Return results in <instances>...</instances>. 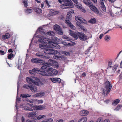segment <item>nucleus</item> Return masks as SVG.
Instances as JSON below:
<instances>
[{
  "label": "nucleus",
  "instance_id": "obj_1",
  "mask_svg": "<svg viewBox=\"0 0 122 122\" xmlns=\"http://www.w3.org/2000/svg\"><path fill=\"white\" fill-rule=\"evenodd\" d=\"M36 37L39 38L38 41L39 43L48 44V46L50 47L46 48L44 50L45 55H54L57 54L58 52L56 50H54L51 48L52 47L56 49L60 48V46L56 43H54L49 38H44L43 37L37 36Z\"/></svg>",
  "mask_w": 122,
  "mask_h": 122
},
{
  "label": "nucleus",
  "instance_id": "obj_2",
  "mask_svg": "<svg viewBox=\"0 0 122 122\" xmlns=\"http://www.w3.org/2000/svg\"><path fill=\"white\" fill-rule=\"evenodd\" d=\"M41 67V70H40L41 72H39V74L43 76H48L49 71H50L51 68L48 65L43 64Z\"/></svg>",
  "mask_w": 122,
  "mask_h": 122
},
{
  "label": "nucleus",
  "instance_id": "obj_3",
  "mask_svg": "<svg viewBox=\"0 0 122 122\" xmlns=\"http://www.w3.org/2000/svg\"><path fill=\"white\" fill-rule=\"evenodd\" d=\"M61 42L62 44H63L66 47L74 46L76 44L75 42H73L69 40H67L63 41H61Z\"/></svg>",
  "mask_w": 122,
  "mask_h": 122
},
{
  "label": "nucleus",
  "instance_id": "obj_4",
  "mask_svg": "<svg viewBox=\"0 0 122 122\" xmlns=\"http://www.w3.org/2000/svg\"><path fill=\"white\" fill-rule=\"evenodd\" d=\"M31 61L34 63L39 65H43L44 62L42 60H41L40 59L38 58H34L31 59Z\"/></svg>",
  "mask_w": 122,
  "mask_h": 122
},
{
  "label": "nucleus",
  "instance_id": "obj_5",
  "mask_svg": "<svg viewBox=\"0 0 122 122\" xmlns=\"http://www.w3.org/2000/svg\"><path fill=\"white\" fill-rule=\"evenodd\" d=\"M77 36L78 37L79 39L82 41H85L87 39V37L85 34L77 32Z\"/></svg>",
  "mask_w": 122,
  "mask_h": 122
},
{
  "label": "nucleus",
  "instance_id": "obj_6",
  "mask_svg": "<svg viewBox=\"0 0 122 122\" xmlns=\"http://www.w3.org/2000/svg\"><path fill=\"white\" fill-rule=\"evenodd\" d=\"M48 62L49 64L51 66L55 68H57L59 66L58 63L56 61L50 59L49 60Z\"/></svg>",
  "mask_w": 122,
  "mask_h": 122
},
{
  "label": "nucleus",
  "instance_id": "obj_7",
  "mask_svg": "<svg viewBox=\"0 0 122 122\" xmlns=\"http://www.w3.org/2000/svg\"><path fill=\"white\" fill-rule=\"evenodd\" d=\"M54 30L57 31L58 32V33L60 35H62L63 34V32L61 29L60 26L57 24H56L54 26Z\"/></svg>",
  "mask_w": 122,
  "mask_h": 122
},
{
  "label": "nucleus",
  "instance_id": "obj_8",
  "mask_svg": "<svg viewBox=\"0 0 122 122\" xmlns=\"http://www.w3.org/2000/svg\"><path fill=\"white\" fill-rule=\"evenodd\" d=\"M66 6H73V3L71 0H62Z\"/></svg>",
  "mask_w": 122,
  "mask_h": 122
},
{
  "label": "nucleus",
  "instance_id": "obj_9",
  "mask_svg": "<svg viewBox=\"0 0 122 122\" xmlns=\"http://www.w3.org/2000/svg\"><path fill=\"white\" fill-rule=\"evenodd\" d=\"M49 72V73L48 74L50 76H52L56 75L58 73V71L56 69L52 68H51L50 71Z\"/></svg>",
  "mask_w": 122,
  "mask_h": 122
},
{
  "label": "nucleus",
  "instance_id": "obj_10",
  "mask_svg": "<svg viewBox=\"0 0 122 122\" xmlns=\"http://www.w3.org/2000/svg\"><path fill=\"white\" fill-rule=\"evenodd\" d=\"M29 71L30 74H34L33 73L39 74V72H41L40 71V69L38 68H34L32 69L31 70H29Z\"/></svg>",
  "mask_w": 122,
  "mask_h": 122
},
{
  "label": "nucleus",
  "instance_id": "obj_11",
  "mask_svg": "<svg viewBox=\"0 0 122 122\" xmlns=\"http://www.w3.org/2000/svg\"><path fill=\"white\" fill-rule=\"evenodd\" d=\"M50 79L53 82L56 83H60L61 81V79L59 78H51Z\"/></svg>",
  "mask_w": 122,
  "mask_h": 122
},
{
  "label": "nucleus",
  "instance_id": "obj_12",
  "mask_svg": "<svg viewBox=\"0 0 122 122\" xmlns=\"http://www.w3.org/2000/svg\"><path fill=\"white\" fill-rule=\"evenodd\" d=\"M65 22L69 27L72 29H75V27L71 24V22L69 20H66L65 21Z\"/></svg>",
  "mask_w": 122,
  "mask_h": 122
},
{
  "label": "nucleus",
  "instance_id": "obj_13",
  "mask_svg": "<svg viewBox=\"0 0 122 122\" xmlns=\"http://www.w3.org/2000/svg\"><path fill=\"white\" fill-rule=\"evenodd\" d=\"M90 8L95 13L98 14L99 13V11L96 7L93 6L92 4L90 6Z\"/></svg>",
  "mask_w": 122,
  "mask_h": 122
},
{
  "label": "nucleus",
  "instance_id": "obj_14",
  "mask_svg": "<svg viewBox=\"0 0 122 122\" xmlns=\"http://www.w3.org/2000/svg\"><path fill=\"white\" fill-rule=\"evenodd\" d=\"M100 6L102 10L104 12L106 11V7L104 5L103 0H100Z\"/></svg>",
  "mask_w": 122,
  "mask_h": 122
},
{
  "label": "nucleus",
  "instance_id": "obj_15",
  "mask_svg": "<svg viewBox=\"0 0 122 122\" xmlns=\"http://www.w3.org/2000/svg\"><path fill=\"white\" fill-rule=\"evenodd\" d=\"M69 31L70 35L75 39L76 40L78 38L77 36V33L76 34L74 32L72 31L71 30H70Z\"/></svg>",
  "mask_w": 122,
  "mask_h": 122
},
{
  "label": "nucleus",
  "instance_id": "obj_16",
  "mask_svg": "<svg viewBox=\"0 0 122 122\" xmlns=\"http://www.w3.org/2000/svg\"><path fill=\"white\" fill-rule=\"evenodd\" d=\"M36 113L35 112H33L27 114L28 117L30 118H31L33 119V118L36 115Z\"/></svg>",
  "mask_w": 122,
  "mask_h": 122
},
{
  "label": "nucleus",
  "instance_id": "obj_17",
  "mask_svg": "<svg viewBox=\"0 0 122 122\" xmlns=\"http://www.w3.org/2000/svg\"><path fill=\"white\" fill-rule=\"evenodd\" d=\"M35 110H42L45 109L44 105H41L39 106H34Z\"/></svg>",
  "mask_w": 122,
  "mask_h": 122
},
{
  "label": "nucleus",
  "instance_id": "obj_18",
  "mask_svg": "<svg viewBox=\"0 0 122 122\" xmlns=\"http://www.w3.org/2000/svg\"><path fill=\"white\" fill-rule=\"evenodd\" d=\"M36 55L38 57L43 58H45L46 57V56H45L44 54L41 53H37L36 54Z\"/></svg>",
  "mask_w": 122,
  "mask_h": 122
},
{
  "label": "nucleus",
  "instance_id": "obj_19",
  "mask_svg": "<svg viewBox=\"0 0 122 122\" xmlns=\"http://www.w3.org/2000/svg\"><path fill=\"white\" fill-rule=\"evenodd\" d=\"M37 32H39L42 35H46V33L44 32V30L42 28L39 27L36 31V33H37Z\"/></svg>",
  "mask_w": 122,
  "mask_h": 122
},
{
  "label": "nucleus",
  "instance_id": "obj_20",
  "mask_svg": "<svg viewBox=\"0 0 122 122\" xmlns=\"http://www.w3.org/2000/svg\"><path fill=\"white\" fill-rule=\"evenodd\" d=\"M83 2L84 3L88 6H89V7L92 4V2H90L89 0H83Z\"/></svg>",
  "mask_w": 122,
  "mask_h": 122
},
{
  "label": "nucleus",
  "instance_id": "obj_21",
  "mask_svg": "<svg viewBox=\"0 0 122 122\" xmlns=\"http://www.w3.org/2000/svg\"><path fill=\"white\" fill-rule=\"evenodd\" d=\"M31 96V95L27 94H22L20 95V97L23 98H26L27 97H30Z\"/></svg>",
  "mask_w": 122,
  "mask_h": 122
},
{
  "label": "nucleus",
  "instance_id": "obj_22",
  "mask_svg": "<svg viewBox=\"0 0 122 122\" xmlns=\"http://www.w3.org/2000/svg\"><path fill=\"white\" fill-rule=\"evenodd\" d=\"M112 86H107L106 87H105V88L106 89V94L107 95L109 93L110 91L112 88Z\"/></svg>",
  "mask_w": 122,
  "mask_h": 122
},
{
  "label": "nucleus",
  "instance_id": "obj_23",
  "mask_svg": "<svg viewBox=\"0 0 122 122\" xmlns=\"http://www.w3.org/2000/svg\"><path fill=\"white\" fill-rule=\"evenodd\" d=\"M89 113V112L86 110H84L81 111L80 114L81 116H85L87 115Z\"/></svg>",
  "mask_w": 122,
  "mask_h": 122
},
{
  "label": "nucleus",
  "instance_id": "obj_24",
  "mask_svg": "<svg viewBox=\"0 0 122 122\" xmlns=\"http://www.w3.org/2000/svg\"><path fill=\"white\" fill-rule=\"evenodd\" d=\"M30 89L33 92H35L37 91V88L35 86H30Z\"/></svg>",
  "mask_w": 122,
  "mask_h": 122
},
{
  "label": "nucleus",
  "instance_id": "obj_25",
  "mask_svg": "<svg viewBox=\"0 0 122 122\" xmlns=\"http://www.w3.org/2000/svg\"><path fill=\"white\" fill-rule=\"evenodd\" d=\"M26 81L29 83L31 84L32 83H34V80L32 79L31 78L29 77H27L26 78Z\"/></svg>",
  "mask_w": 122,
  "mask_h": 122
},
{
  "label": "nucleus",
  "instance_id": "obj_26",
  "mask_svg": "<svg viewBox=\"0 0 122 122\" xmlns=\"http://www.w3.org/2000/svg\"><path fill=\"white\" fill-rule=\"evenodd\" d=\"M36 117L37 116L35 117L33 119L35 120L37 118V119L38 120H40L43 117H46V116L44 115H41L39 116L38 117Z\"/></svg>",
  "mask_w": 122,
  "mask_h": 122
},
{
  "label": "nucleus",
  "instance_id": "obj_27",
  "mask_svg": "<svg viewBox=\"0 0 122 122\" xmlns=\"http://www.w3.org/2000/svg\"><path fill=\"white\" fill-rule=\"evenodd\" d=\"M87 120L86 117H84L80 119L78 122H86Z\"/></svg>",
  "mask_w": 122,
  "mask_h": 122
},
{
  "label": "nucleus",
  "instance_id": "obj_28",
  "mask_svg": "<svg viewBox=\"0 0 122 122\" xmlns=\"http://www.w3.org/2000/svg\"><path fill=\"white\" fill-rule=\"evenodd\" d=\"M100 100V104H102V102H104L105 103L107 104L108 103L110 102L109 100Z\"/></svg>",
  "mask_w": 122,
  "mask_h": 122
},
{
  "label": "nucleus",
  "instance_id": "obj_29",
  "mask_svg": "<svg viewBox=\"0 0 122 122\" xmlns=\"http://www.w3.org/2000/svg\"><path fill=\"white\" fill-rule=\"evenodd\" d=\"M88 22L91 24H95L96 22V20L95 18H91L88 21Z\"/></svg>",
  "mask_w": 122,
  "mask_h": 122
},
{
  "label": "nucleus",
  "instance_id": "obj_30",
  "mask_svg": "<svg viewBox=\"0 0 122 122\" xmlns=\"http://www.w3.org/2000/svg\"><path fill=\"white\" fill-rule=\"evenodd\" d=\"M96 122H110V121L108 119H106L103 121H102L101 120V118L100 117L98 119Z\"/></svg>",
  "mask_w": 122,
  "mask_h": 122
},
{
  "label": "nucleus",
  "instance_id": "obj_31",
  "mask_svg": "<svg viewBox=\"0 0 122 122\" xmlns=\"http://www.w3.org/2000/svg\"><path fill=\"white\" fill-rule=\"evenodd\" d=\"M75 20L79 22L80 23L81 20H83V18L81 17H80L78 16H76L75 17Z\"/></svg>",
  "mask_w": 122,
  "mask_h": 122
},
{
  "label": "nucleus",
  "instance_id": "obj_32",
  "mask_svg": "<svg viewBox=\"0 0 122 122\" xmlns=\"http://www.w3.org/2000/svg\"><path fill=\"white\" fill-rule=\"evenodd\" d=\"M49 12L51 14V15H53L57 14V12L54 11L53 9L50 10Z\"/></svg>",
  "mask_w": 122,
  "mask_h": 122
},
{
  "label": "nucleus",
  "instance_id": "obj_33",
  "mask_svg": "<svg viewBox=\"0 0 122 122\" xmlns=\"http://www.w3.org/2000/svg\"><path fill=\"white\" fill-rule=\"evenodd\" d=\"M25 12L27 13L30 14L32 12L33 10L31 9H26L25 10Z\"/></svg>",
  "mask_w": 122,
  "mask_h": 122
},
{
  "label": "nucleus",
  "instance_id": "obj_34",
  "mask_svg": "<svg viewBox=\"0 0 122 122\" xmlns=\"http://www.w3.org/2000/svg\"><path fill=\"white\" fill-rule=\"evenodd\" d=\"M34 11L37 13L40 14L42 13V10L39 8H35L34 9Z\"/></svg>",
  "mask_w": 122,
  "mask_h": 122
},
{
  "label": "nucleus",
  "instance_id": "obj_35",
  "mask_svg": "<svg viewBox=\"0 0 122 122\" xmlns=\"http://www.w3.org/2000/svg\"><path fill=\"white\" fill-rule=\"evenodd\" d=\"M62 53L65 56H70V53L69 52L64 51H62Z\"/></svg>",
  "mask_w": 122,
  "mask_h": 122
},
{
  "label": "nucleus",
  "instance_id": "obj_36",
  "mask_svg": "<svg viewBox=\"0 0 122 122\" xmlns=\"http://www.w3.org/2000/svg\"><path fill=\"white\" fill-rule=\"evenodd\" d=\"M44 95L45 93L44 92H40L36 93L35 96L36 97H41L44 96Z\"/></svg>",
  "mask_w": 122,
  "mask_h": 122
},
{
  "label": "nucleus",
  "instance_id": "obj_37",
  "mask_svg": "<svg viewBox=\"0 0 122 122\" xmlns=\"http://www.w3.org/2000/svg\"><path fill=\"white\" fill-rule=\"evenodd\" d=\"M22 1V2L24 4L25 7H27L28 6V0H23Z\"/></svg>",
  "mask_w": 122,
  "mask_h": 122
},
{
  "label": "nucleus",
  "instance_id": "obj_38",
  "mask_svg": "<svg viewBox=\"0 0 122 122\" xmlns=\"http://www.w3.org/2000/svg\"><path fill=\"white\" fill-rule=\"evenodd\" d=\"M104 39L106 41L108 42L110 39V37L109 36L106 35Z\"/></svg>",
  "mask_w": 122,
  "mask_h": 122
},
{
  "label": "nucleus",
  "instance_id": "obj_39",
  "mask_svg": "<svg viewBox=\"0 0 122 122\" xmlns=\"http://www.w3.org/2000/svg\"><path fill=\"white\" fill-rule=\"evenodd\" d=\"M120 100H115L112 103V104L113 105H116L118 103Z\"/></svg>",
  "mask_w": 122,
  "mask_h": 122
},
{
  "label": "nucleus",
  "instance_id": "obj_40",
  "mask_svg": "<svg viewBox=\"0 0 122 122\" xmlns=\"http://www.w3.org/2000/svg\"><path fill=\"white\" fill-rule=\"evenodd\" d=\"M105 87H106V86H108L109 85L110 86H112V85L111 84L110 82L108 81H106L105 83Z\"/></svg>",
  "mask_w": 122,
  "mask_h": 122
},
{
  "label": "nucleus",
  "instance_id": "obj_41",
  "mask_svg": "<svg viewBox=\"0 0 122 122\" xmlns=\"http://www.w3.org/2000/svg\"><path fill=\"white\" fill-rule=\"evenodd\" d=\"M34 79V82H40L41 83V82L40 81V80L37 77H35Z\"/></svg>",
  "mask_w": 122,
  "mask_h": 122
},
{
  "label": "nucleus",
  "instance_id": "obj_42",
  "mask_svg": "<svg viewBox=\"0 0 122 122\" xmlns=\"http://www.w3.org/2000/svg\"><path fill=\"white\" fill-rule=\"evenodd\" d=\"M14 57L13 54L12 53L8 54V59H11V58Z\"/></svg>",
  "mask_w": 122,
  "mask_h": 122
},
{
  "label": "nucleus",
  "instance_id": "obj_43",
  "mask_svg": "<svg viewBox=\"0 0 122 122\" xmlns=\"http://www.w3.org/2000/svg\"><path fill=\"white\" fill-rule=\"evenodd\" d=\"M122 107V105H118L117 107L114 109L115 111H118Z\"/></svg>",
  "mask_w": 122,
  "mask_h": 122
},
{
  "label": "nucleus",
  "instance_id": "obj_44",
  "mask_svg": "<svg viewBox=\"0 0 122 122\" xmlns=\"http://www.w3.org/2000/svg\"><path fill=\"white\" fill-rule=\"evenodd\" d=\"M53 120L51 118H47L42 121H46L47 122H52Z\"/></svg>",
  "mask_w": 122,
  "mask_h": 122
},
{
  "label": "nucleus",
  "instance_id": "obj_45",
  "mask_svg": "<svg viewBox=\"0 0 122 122\" xmlns=\"http://www.w3.org/2000/svg\"><path fill=\"white\" fill-rule=\"evenodd\" d=\"M24 109L27 110L28 111H33V109L32 108L27 107H24Z\"/></svg>",
  "mask_w": 122,
  "mask_h": 122
},
{
  "label": "nucleus",
  "instance_id": "obj_46",
  "mask_svg": "<svg viewBox=\"0 0 122 122\" xmlns=\"http://www.w3.org/2000/svg\"><path fill=\"white\" fill-rule=\"evenodd\" d=\"M20 100H16V105L15 106V107H16V109L17 110V105H19L18 104L19 103H20Z\"/></svg>",
  "mask_w": 122,
  "mask_h": 122
},
{
  "label": "nucleus",
  "instance_id": "obj_47",
  "mask_svg": "<svg viewBox=\"0 0 122 122\" xmlns=\"http://www.w3.org/2000/svg\"><path fill=\"white\" fill-rule=\"evenodd\" d=\"M2 38L4 40L8 39V33H6L5 35L3 36Z\"/></svg>",
  "mask_w": 122,
  "mask_h": 122
},
{
  "label": "nucleus",
  "instance_id": "obj_48",
  "mask_svg": "<svg viewBox=\"0 0 122 122\" xmlns=\"http://www.w3.org/2000/svg\"><path fill=\"white\" fill-rule=\"evenodd\" d=\"M53 32H51V31H49L46 33V35H49L51 36H52L53 35Z\"/></svg>",
  "mask_w": 122,
  "mask_h": 122
},
{
  "label": "nucleus",
  "instance_id": "obj_49",
  "mask_svg": "<svg viewBox=\"0 0 122 122\" xmlns=\"http://www.w3.org/2000/svg\"><path fill=\"white\" fill-rule=\"evenodd\" d=\"M81 21L80 22V23L82 24H85L87 23V21L83 19V20H81Z\"/></svg>",
  "mask_w": 122,
  "mask_h": 122
},
{
  "label": "nucleus",
  "instance_id": "obj_50",
  "mask_svg": "<svg viewBox=\"0 0 122 122\" xmlns=\"http://www.w3.org/2000/svg\"><path fill=\"white\" fill-rule=\"evenodd\" d=\"M36 100V102L38 103H43V101L42 100Z\"/></svg>",
  "mask_w": 122,
  "mask_h": 122
},
{
  "label": "nucleus",
  "instance_id": "obj_51",
  "mask_svg": "<svg viewBox=\"0 0 122 122\" xmlns=\"http://www.w3.org/2000/svg\"><path fill=\"white\" fill-rule=\"evenodd\" d=\"M55 59H57V60L59 59L60 58H61V59H62L63 58H64V57L63 56H56L55 57Z\"/></svg>",
  "mask_w": 122,
  "mask_h": 122
},
{
  "label": "nucleus",
  "instance_id": "obj_52",
  "mask_svg": "<svg viewBox=\"0 0 122 122\" xmlns=\"http://www.w3.org/2000/svg\"><path fill=\"white\" fill-rule=\"evenodd\" d=\"M79 26L80 27L81 30H83V31H85L86 30L85 29V27L84 26L81 25H80Z\"/></svg>",
  "mask_w": 122,
  "mask_h": 122
},
{
  "label": "nucleus",
  "instance_id": "obj_53",
  "mask_svg": "<svg viewBox=\"0 0 122 122\" xmlns=\"http://www.w3.org/2000/svg\"><path fill=\"white\" fill-rule=\"evenodd\" d=\"M71 14L70 12L68 13L67 15V17L68 19H70L71 18Z\"/></svg>",
  "mask_w": 122,
  "mask_h": 122
},
{
  "label": "nucleus",
  "instance_id": "obj_54",
  "mask_svg": "<svg viewBox=\"0 0 122 122\" xmlns=\"http://www.w3.org/2000/svg\"><path fill=\"white\" fill-rule=\"evenodd\" d=\"M27 101L29 102L30 104H29L30 105V106L32 107L31 106H32L33 104V102H32V101H31L30 100H27Z\"/></svg>",
  "mask_w": 122,
  "mask_h": 122
},
{
  "label": "nucleus",
  "instance_id": "obj_55",
  "mask_svg": "<svg viewBox=\"0 0 122 122\" xmlns=\"http://www.w3.org/2000/svg\"><path fill=\"white\" fill-rule=\"evenodd\" d=\"M30 86H29L26 84L24 85H23V87L26 89H28L29 88H30Z\"/></svg>",
  "mask_w": 122,
  "mask_h": 122
},
{
  "label": "nucleus",
  "instance_id": "obj_56",
  "mask_svg": "<svg viewBox=\"0 0 122 122\" xmlns=\"http://www.w3.org/2000/svg\"><path fill=\"white\" fill-rule=\"evenodd\" d=\"M112 64V63L111 62L109 61L108 62V65L107 67V69L109 68H110L111 67H112V66H111Z\"/></svg>",
  "mask_w": 122,
  "mask_h": 122
},
{
  "label": "nucleus",
  "instance_id": "obj_57",
  "mask_svg": "<svg viewBox=\"0 0 122 122\" xmlns=\"http://www.w3.org/2000/svg\"><path fill=\"white\" fill-rule=\"evenodd\" d=\"M65 6H65V4H62L60 5V7L62 9H64V8Z\"/></svg>",
  "mask_w": 122,
  "mask_h": 122
},
{
  "label": "nucleus",
  "instance_id": "obj_58",
  "mask_svg": "<svg viewBox=\"0 0 122 122\" xmlns=\"http://www.w3.org/2000/svg\"><path fill=\"white\" fill-rule=\"evenodd\" d=\"M39 46L40 48L42 49H43L44 48L45 45L43 44H39Z\"/></svg>",
  "mask_w": 122,
  "mask_h": 122
},
{
  "label": "nucleus",
  "instance_id": "obj_59",
  "mask_svg": "<svg viewBox=\"0 0 122 122\" xmlns=\"http://www.w3.org/2000/svg\"><path fill=\"white\" fill-rule=\"evenodd\" d=\"M33 83L37 86H39L40 84V83L41 84V85H43V84L41 83V82H34Z\"/></svg>",
  "mask_w": 122,
  "mask_h": 122
},
{
  "label": "nucleus",
  "instance_id": "obj_60",
  "mask_svg": "<svg viewBox=\"0 0 122 122\" xmlns=\"http://www.w3.org/2000/svg\"><path fill=\"white\" fill-rule=\"evenodd\" d=\"M45 2L47 5L48 6V7H51V5H50L49 4V3L47 0H45Z\"/></svg>",
  "mask_w": 122,
  "mask_h": 122
},
{
  "label": "nucleus",
  "instance_id": "obj_61",
  "mask_svg": "<svg viewBox=\"0 0 122 122\" xmlns=\"http://www.w3.org/2000/svg\"><path fill=\"white\" fill-rule=\"evenodd\" d=\"M0 54L1 55H3L5 53L4 51L1 50H0Z\"/></svg>",
  "mask_w": 122,
  "mask_h": 122
},
{
  "label": "nucleus",
  "instance_id": "obj_62",
  "mask_svg": "<svg viewBox=\"0 0 122 122\" xmlns=\"http://www.w3.org/2000/svg\"><path fill=\"white\" fill-rule=\"evenodd\" d=\"M90 52V50H88V49L85 52V54H88L89 52Z\"/></svg>",
  "mask_w": 122,
  "mask_h": 122
},
{
  "label": "nucleus",
  "instance_id": "obj_63",
  "mask_svg": "<svg viewBox=\"0 0 122 122\" xmlns=\"http://www.w3.org/2000/svg\"><path fill=\"white\" fill-rule=\"evenodd\" d=\"M119 78L120 79H122V71L119 76Z\"/></svg>",
  "mask_w": 122,
  "mask_h": 122
},
{
  "label": "nucleus",
  "instance_id": "obj_64",
  "mask_svg": "<svg viewBox=\"0 0 122 122\" xmlns=\"http://www.w3.org/2000/svg\"><path fill=\"white\" fill-rule=\"evenodd\" d=\"M26 122H36V121H35L30 120L28 119L26 121Z\"/></svg>",
  "mask_w": 122,
  "mask_h": 122
}]
</instances>
